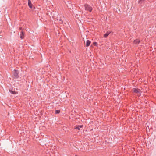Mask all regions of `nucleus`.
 Listing matches in <instances>:
<instances>
[{
  "label": "nucleus",
  "instance_id": "nucleus-1",
  "mask_svg": "<svg viewBox=\"0 0 156 156\" xmlns=\"http://www.w3.org/2000/svg\"><path fill=\"white\" fill-rule=\"evenodd\" d=\"M84 7L86 11H88L89 12H92L93 9V8L90 5L87 4H85L84 5Z\"/></svg>",
  "mask_w": 156,
  "mask_h": 156
},
{
  "label": "nucleus",
  "instance_id": "nucleus-2",
  "mask_svg": "<svg viewBox=\"0 0 156 156\" xmlns=\"http://www.w3.org/2000/svg\"><path fill=\"white\" fill-rule=\"evenodd\" d=\"M132 91L133 93L137 94L138 95H140L141 93V91L140 89L136 88H133L132 89Z\"/></svg>",
  "mask_w": 156,
  "mask_h": 156
},
{
  "label": "nucleus",
  "instance_id": "nucleus-3",
  "mask_svg": "<svg viewBox=\"0 0 156 156\" xmlns=\"http://www.w3.org/2000/svg\"><path fill=\"white\" fill-rule=\"evenodd\" d=\"M13 75V77L15 79H17L18 78L19 76L18 71L15 69L14 70Z\"/></svg>",
  "mask_w": 156,
  "mask_h": 156
},
{
  "label": "nucleus",
  "instance_id": "nucleus-4",
  "mask_svg": "<svg viewBox=\"0 0 156 156\" xmlns=\"http://www.w3.org/2000/svg\"><path fill=\"white\" fill-rule=\"evenodd\" d=\"M140 41V40L139 39H136L134 41L133 44H138Z\"/></svg>",
  "mask_w": 156,
  "mask_h": 156
},
{
  "label": "nucleus",
  "instance_id": "nucleus-5",
  "mask_svg": "<svg viewBox=\"0 0 156 156\" xmlns=\"http://www.w3.org/2000/svg\"><path fill=\"white\" fill-rule=\"evenodd\" d=\"M24 34L23 30L20 32V38L21 39H23L24 38Z\"/></svg>",
  "mask_w": 156,
  "mask_h": 156
},
{
  "label": "nucleus",
  "instance_id": "nucleus-6",
  "mask_svg": "<svg viewBox=\"0 0 156 156\" xmlns=\"http://www.w3.org/2000/svg\"><path fill=\"white\" fill-rule=\"evenodd\" d=\"M28 5L30 8H32L33 7V5L31 3L30 0H28Z\"/></svg>",
  "mask_w": 156,
  "mask_h": 156
},
{
  "label": "nucleus",
  "instance_id": "nucleus-7",
  "mask_svg": "<svg viewBox=\"0 0 156 156\" xmlns=\"http://www.w3.org/2000/svg\"><path fill=\"white\" fill-rule=\"evenodd\" d=\"M111 31H107V33L104 35V38H106L111 33Z\"/></svg>",
  "mask_w": 156,
  "mask_h": 156
},
{
  "label": "nucleus",
  "instance_id": "nucleus-8",
  "mask_svg": "<svg viewBox=\"0 0 156 156\" xmlns=\"http://www.w3.org/2000/svg\"><path fill=\"white\" fill-rule=\"evenodd\" d=\"M83 126V125L78 126L75 127V129H77L78 130H80V129L82 128Z\"/></svg>",
  "mask_w": 156,
  "mask_h": 156
},
{
  "label": "nucleus",
  "instance_id": "nucleus-9",
  "mask_svg": "<svg viewBox=\"0 0 156 156\" xmlns=\"http://www.w3.org/2000/svg\"><path fill=\"white\" fill-rule=\"evenodd\" d=\"M91 42L89 40H87L86 41V46L87 47H88L90 44Z\"/></svg>",
  "mask_w": 156,
  "mask_h": 156
},
{
  "label": "nucleus",
  "instance_id": "nucleus-10",
  "mask_svg": "<svg viewBox=\"0 0 156 156\" xmlns=\"http://www.w3.org/2000/svg\"><path fill=\"white\" fill-rule=\"evenodd\" d=\"M9 91L11 94H16L17 93L16 92L13 91L11 90H9Z\"/></svg>",
  "mask_w": 156,
  "mask_h": 156
},
{
  "label": "nucleus",
  "instance_id": "nucleus-11",
  "mask_svg": "<svg viewBox=\"0 0 156 156\" xmlns=\"http://www.w3.org/2000/svg\"><path fill=\"white\" fill-rule=\"evenodd\" d=\"M60 111L59 110H56L55 111V114H59L60 113Z\"/></svg>",
  "mask_w": 156,
  "mask_h": 156
},
{
  "label": "nucleus",
  "instance_id": "nucleus-12",
  "mask_svg": "<svg viewBox=\"0 0 156 156\" xmlns=\"http://www.w3.org/2000/svg\"><path fill=\"white\" fill-rule=\"evenodd\" d=\"M94 45H96V44H97V43L96 42H94Z\"/></svg>",
  "mask_w": 156,
  "mask_h": 156
},
{
  "label": "nucleus",
  "instance_id": "nucleus-13",
  "mask_svg": "<svg viewBox=\"0 0 156 156\" xmlns=\"http://www.w3.org/2000/svg\"><path fill=\"white\" fill-rule=\"evenodd\" d=\"M144 0H140L139 1V3H140V2L142 1H144Z\"/></svg>",
  "mask_w": 156,
  "mask_h": 156
},
{
  "label": "nucleus",
  "instance_id": "nucleus-14",
  "mask_svg": "<svg viewBox=\"0 0 156 156\" xmlns=\"http://www.w3.org/2000/svg\"><path fill=\"white\" fill-rule=\"evenodd\" d=\"M22 28H20V29H21Z\"/></svg>",
  "mask_w": 156,
  "mask_h": 156
},
{
  "label": "nucleus",
  "instance_id": "nucleus-15",
  "mask_svg": "<svg viewBox=\"0 0 156 156\" xmlns=\"http://www.w3.org/2000/svg\"><path fill=\"white\" fill-rule=\"evenodd\" d=\"M75 156H77V155H76Z\"/></svg>",
  "mask_w": 156,
  "mask_h": 156
}]
</instances>
